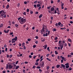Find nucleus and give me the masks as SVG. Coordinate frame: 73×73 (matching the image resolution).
<instances>
[{
    "mask_svg": "<svg viewBox=\"0 0 73 73\" xmlns=\"http://www.w3.org/2000/svg\"><path fill=\"white\" fill-rule=\"evenodd\" d=\"M26 21V19H24L23 18H21L19 21V22L21 24H23L25 23Z\"/></svg>",
    "mask_w": 73,
    "mask_h": 73,
    "instance_id": "nucleus-1",
    "label": "nucleus"
},
{
    "mask_svg": "<svg viewBox=\"0 0 73 73\" xmlns=\"http://www.w3.org/2000/svg\"><path fill=\"white\" fill-rule=\"evenodd\" d=\"M0 14H1V16H3L5 14V13L4 12V11L2 10L0 11Z\"/></svg>",
    "mask_w": 73,
    "mask_h": 73,
    "instance_id": "nucleus-2",
    "label": "nucleus"
},
{
    "mask_svg": "<svg viewBox=\"0 0 73 73\" xmlns=\"http://www.w3.org/2000/svg\"><path fill=\"white\" fill-rule=\"evenodd\" d=\"M12 43H15V41L17 40V36H15V38L12 39Z\"/></svg>",
    "mask_w": 73,
    "mask_h": 73,
    "instance_id": "nucleus-3",
    "label": "nucleus"
},
{
    "mask_svg": "<svg viewBox=\"0 0 73 73\" xmlns=\"http://www.w3.org/2000/svg\"><path fill=\"white\" fill-rule=\"evenodd\" d=\"M8 66L9 68V69H11L12 68V67H13V66H12V64L11 63H9L8 64Z\"/></svg>",
    "mask_w": 73,
    "mask_h": 73,
    "instance_id": "nucleus-4",
    "label": "nucleus"
},
{
    "mask_svg": "<svg viewBox=\"0 0 73 73\" xmlns=\"http://www.w3.org/2000/svg\"><path fill=\"white\" fill-rule=\"evenodd\" d=\"M69 63H67L65 64V65H66V68H69Z\"/></svg>",
    "mask_w": 73,
    "mask_h": 73,
    "instance_id": "nucleus-5",
    "label": "nucleus"
},
{
    "mask_svg": "<svg viewBox=\"0 0 73 73\" xmlns=\"http://www.w3.org/2000/svg\"><path fill=\"white\" fill-rule=\"evenodd\" d=\"M55 10V9H54V7H51L50 9L51 11H54Z\"/></svg>",
    "mask_w": 73,
    "mask_h": 73,
    "instance_id": "nucleus-6",
    "label": "nucleus"
},
{
    "mask_svg": "<svg viewBox=\"0 0 73 73\" xmlns=\"http://www.w3.org/2000/svg\"><path fill=\"white\" fill-rule=\"evenodd\" d=\"M61 65L62 67H63V68L64 69H65V66L63 64H61Z\"/></svg>",
    "mask_w": 73,
    "mask_h": 73,
    "instance_id": "nucleus-7",
    "label": "nucleus"
},
{
    "mask_svg": "<svg viewBox=\"0 0 73 73\" xmlns=\"http://www.w3.org/2000/svg\"><path fill=\"white\" fill-rule=\"evenodd\" d=\"M46 32H48V35H49L50 33V31H49L48 30L46 29Z\"/></svg>",
    "mask_w": 73,
    "mask_h": 73,
    "instance_id": "nucleus-8",
    "label": "nucleus"
},
{
    "mask_svg": "<svg viewBox=\"0 0 73 73\" xmlns=\"http://www.w3.org/2000/svg\"><path fill=\"white\" fill-rule=\"evenodd\" d=\"M59 44H58V46H61L62 45V43H61V40H60L59 41Z\"/></svg>",
    "mask_w": 73,
    "mask_h": 73,
    "instance_id": "nucleus-9",
    "label": "nucleus"
},
{
    "mask_svg": "<svg viewBox=\"0 0 73 73\" xmlns=\"http://www.w3.org/2000/svg\"><path fill=\"white\" fill-rule=\"evenodd\" d=\"M42 64H41L42 67H43L44 66V61H42Z\"/></svg>",
    "mask_w": 73,
    "mask_h": 73,
    "instance_id": "nucleus-10",
    "label": "nucleus"
},
{
    "mask_svg": "<svg viewBox=\"0 0 73 73\" xmlns=\"http://www.w3.org/2000/svg\"><path fill=\"white\" fill-rule=\"evenodd\" d=\"M42 28H43V29H46V26H45V25H43L42 26Z\"/></svg>",
    "mask_w": 73,
    "mask_h": 73,
    "instance_id": "nucleus-11",
    "label": "nucleus"
},
{
    "mask_svg": "<svg viewBox=\"0 0 73 73\" xmlns=\"http://www.w3.org/2000/svg\"><path fill=\"white\" fill-rule=\"evenodd\" d=\"M44 29H43V28H42V30H41V33L42 34H43V33H42V32H44Z\"/></svg>",
    "mask_w": 73,
    "mask_h": 73,
    "instance_id": "nucleus-12",
    "label": "nucleus"
},
{
    "mask_svg": "<svg viewBox=\"0 0 73 73\" xmlns=\"http://www.w3.org/2000/svg\"><path fill=\"white\" fill-rule=\"evenodd\" d=\"M60 67V65H57L56 66V67L57 68H59Z\"/></svg>",
    "mask_w": 73,
    "mask_h": 73,
    "instance_id": "nucleus-13",
    "label": "nucleus"
},
{
    "mask_svg": "<svg viewBox=\"0 0 73 73\" xmlns=\"http://www.w3.org/2000/svg\"><path fill=\"white\" fill-rule=\"evenodd\" d=\"M60 46V47L61 50H62V48H63V45H62L60 46Z\"/></svg>",
    "mask_w": 73,
    "mask_h": 73,
    "instance_id": "nucleus-14",
    "label": "nucleus"
},
{
    "mask_svg": "<svg viewBox=\"0 0 73 73\" xmlns=\"http://www.w3.org/2000/svg\"><path fill=\"white\" fill-rule=\"evenodd\" d=\"M4 32H5V33H8V32H9V30H8L7 31H6V30H4Z\"/></svg>",
    "mask_w": 73,
    "mask_h": 73,
    "instance_id": "nucleus-15",
    "label": "nucleus"
},
{
    "mask_svg": "<svg viewBox=\"0 0 73 73\" xmlns=\"http://www.w3.org/2000/svg\"><path fill=\"white\" fill-rule=\"evenodd\" d=\"M20 67H19V66H16L15 67V69H17L19 68Z\"/></svg>",
    "mask_w": 73,
    "mask_h": 73,
    "instance_id": "nucleus-16",
    "label": "nucleus"
},
{
    "mask_svg": "<svg viewBox=\"0 0 73 73\" xmlns=\"http://www.w3.org/2000/svg\"><path fill=\"white\" fill-rule=\"evenodd\" d=\"M51 8V6H50L49 7H47V8L48 9H50Z\"/></svg>",
    "mask_w": 73,
    "mask_h": 73,
    "instance_id": "nucleus-17",
    "label": "nucleus"
},
{
    "mask_svg": "<svg viewBox=\"0 0 73 73\" xmlns=\"http://www.w3.org/2000/svg\"><path fill=\"white\" fill-rule=\"evenodd\" d=\"M47 47V45L46 44L45 45H44V49H46Z\"/></svg>",
    "mask_w": 73,
    "mask_h": 73,
    "instance_id": "nucleus-18",
    "label": "nucleus"
},
{
    "mask_svg": "<svg viewBox=\"0 0 73 73\" xmlns=\"http://www.w3.org/2000/svg\"><path fill=\"white\" fill-rule=\"evenodd\" d=\"M59 8H56V11H57V12H60V10H59Z\"/></svg>",
    "mask_w": 73,
    "mask_h": 73,
    "instance_id": "nucleus-19",
    "label": "nucleus"
},
{
    "mask_svg": "<svg viewBox=\"0 0 73 73\" xmlns=\"http://www.w3.org/2000/svg\"><path fill=\"white\" fill-rule=\"evenodd\" d=\"M22 47H24L25 46V43H23L22 44Z\"/></svg>",
    "mask_w": 73,
    "mask_h": 73,
    "instance_id": "nucleus-20",
    "label": "nucleus"
},
{
    "mask_svg": "<svg viewBox=\"0 0 73 73\" xmlns=\"http://www.w3.org/2000/svg\"><path fill=\"white\" fill-rule=\"evenodd\" d=\"M42 15L40 14L39 16V18H41L42 17Z\"/></svg>",
    "mask_w": 73,
    "mask_h": 73,
    "instance_id": "nucleus-21",
    "label": "nucleus"
},
{
    "mask_svg": "<svg viewBox=\"0 0 73 73\" xmlns=\"http://www.w3.org/2000/svg\"><path fill=\"white\" fill-rule=\"evenodd\" d=\"M9 5H7L6 7V8L7 9H8L9 8Z\"/></svg>",
    "mask_w": 73,
    "mask_h": 73,
    "instance_id": "nucleus-22",
    "label": "nucleus"
},
{
    "mask_svg": "<svg viewBox=\"0 0 73 73\" xmlns=\"http://www.w3.org/2000/svg\"><path fill=\"white\" fill-rule=\"evenodd\" d=\"M37 7H40V6H41V5H40V4H37Z\"/></svg>",
    "mask_w": 73,
    "mask_h": 73,
    "instance_id": "nucleus-23",
    "label": "nucleus"
},
{
    "mask_svg": "<svg viewBox=\"0 0 73 73\" xmlns=\"http://www.w3.org/2000/svg\"><path fill=\"white\" fill-rule=\"evenodd\" d=\"M61 24V22H59L58 23V26H60Z\"/></svg>",
    "mask_w": 73,
    "mask_h": 73,
    "instance_id": "nucleus-24",
    "label": "nucleus"
},
{
    "mask_svg": "<svg viewBox=\"0 0 73 73\" xmlns=\"http://www.w3.org/2000/svg\"><path fill=\"white\" fill-rule=\"evenodd\" d=\"M46 59L47 60H48V61H51L50 59H49V58H47Z\"/></svg>",
    "mask_w": 73,
    "mask_h": 73,
    "instance_id": "nucleus-25",
    "label": "nucleus"
},
{
    "mask_svg": "<svg viewBox=\"0 0 73 73\" xmlns=\"http://www.w3.org/2000/svg\"><path fill=\"white\" fill-rule=\"evenodd\" d=\"M3 27V24H1L0 25V28H1V27Z\"/></svg>",
    "mask_w": 73,
    "mask_h": 73,
    "instance_id": "nucleus-26",
    "label": "nucleus"
},
{
    "mask_svg": "<svg viewBox=\"0 0 73 73\" xmlns=\"http://www.w3.org/2000/svg\"><path fill=\"white\" fill-rule=\"evenodd\" d=\"M20 3H18V4L17 5V7H20Z\"/></svg>",
    "mask_w": 73,
    "mask_h": 73,
    "instance_id": "nucleus-27",
    "label": "nucleus"
},
{
    "mask_svg": "<svg viewBox=\"0 0 73 73\" xmlns=\"http://www.w3.org/2000/svg\"><path fill=\"white\" fill-rule=\"evenodd\" d=\"M68 41H69V42H72V41L71 40V39H70L69 38V39H68Z\"/></svg>",
    "mask_w": 73,
    "mask_h": 73,
    "instance_id": "nucleus-28",
    "label": "nucleus"
},
{
    "mask_svg": "<svg viewBox=\"0 0 73 73\" xmlns=\"http://www.w3.org/2000/svg\"><path fill=\"white\" fill-rule=\"evenodd\" d=\"M55 52L56 54H58V52H57V51H55Z\"/></svg>",
    "mask_w": 73,
    "mask_h": 73,
    "instance_id": "nucleus-29",
    "label": "nucleus"
},
{
    "mask_svg": "<svg viewBox=\"0 0 73 73\" xmlns=\"http://www.w3.org/2000/svg\"><path fill=\"white\" fill-rule=\"evenodd\" d=\"M53 31L54 32L55 31H56V29H52Z\"/></svg>",
    "mask_w": 73,
    "mask_h": 73,
    "instance_id": "nucleus-30",
    "label": "nucleus"
},
{
    "mask_svg": "<svg viewBox=\"0 0 73 73\" xmlns=\"http://www.w3.org/2000/svg\"><path fill=\"white\" fill-rule=\"evenodd\" d=\"M49 69V66H47V67H46V69L47 70H48V69Z\"/></svg>",
    "mask_w": 73,
    "mask_h": 73,
    "instance_id": "nucleus-31",
    "label": "nucleus"
},
{
    "mask_svg": "<svg viewBox=\"0 0 73 73\" xmlns=\"http://www.w3.org/2000/svg\"><path fill=\"white\" fill-rule=\"evenodd\" d=\"M35 64L36 65H38V62H36V63Z\"/></svg>",
    "mask_w": 73,
    "mask_h": 73,
    "instance_id": "nucleus-32",
    "label": "nucleus"
},
{
    "mask_svg": "<svg viewBox=\"0 0 73 73\" xmlns=\"http://www.w3.org/2000/svg\"><path fill=\"white\" fill-rule=\"evenodd\" d=\"M33 11H31V10L30 11V14H33Z\"/></svg>",
    "mask_w": 73,
    "mask_h": 73,
    "instance_id": "nucleus-33",
    "label": "nucleus"
},
{
    "mask_svg": "<svg viewBox=\"0 0 73 73\" xmlns=\"http://www.w3.org/2000/svg\"><path fill=\"white\" fill-rule=\"evenodd\" d=\"M27 12H29V9H27Z\"/></svg>",
    "mask_w": 73,
    "mask_h": 73,
    "instance_id": "nucleus-34",
    "label": "nucleus"
},
{
    "mask_svg": "<svg viewBox=\"0 0 73 73\" xmlns=\"http://www.w3.org/2000/svg\"><path fill=\"white\" fill-rule=\"evenodd\" d=\"M15 26L16 27H19V25L17 24H16L15 25Z\"/></svg>",
    "mask_w": 73,
    "mask_h": 73,
    "instance_id": "nucleus-35",
    "label": "nucleus"
},
{
    "mask_svg": "<svg viewBox=\"0 0 73 73\" xmlns=\"http://www.w3.org/2000/svg\"><path fill=\"white\" fill-rule=\"evenodd\" d=\"M37 2V1H34V4H36Z\"/></svg>",
    "mask_w": 73,
    "mask_h": 73,
    "instance_id": "nucleus-36",
    "label": "nucleus"
},
{
    "mask_svg": "<svg viewBox=\"0 0 73 73\" xmlns=\"http://www.w3.org/2000/svg\"><path fill=\"white\" fill-rule=\"evenodd\" d=\"M36 46H36V45H34L33 46V48H36Z\"/></svg>",
    "mask_w": 73,
    "mask_h": 73,
    "instance_id": "nucleus-37",
    "label": "nucleus"
},
{
    "mask_svg": "<svg viewBox=\"0 0 73 73\" xmlns=\"http://www.w3.org/2000/svg\"><path fill=\"white\" fill-rule=\"evenodd\" d=\"M68 57H70H70H72V56L71 55H68Z\"/></svg>",
    "mask_w": 73,
    "mask_h": 73,
    "instance_id": "nucleus-38",
    "label": "nucleus"
},
{
    "mask_svg": "<svg viewBox=\"0 0 73 73\" xmlns=\"http://www.w3.org/2000/svg\"><path fill=\"white\" fill-rule=\"evenodd\" d=\"M36 68H37V69H40V68H41V67L40 66H37L36 67Z\"/></svg>",
    "mask_w": 73,
    "mask_h": 73,
    "instance_id": "nucleus-39",
    "label": "nucleus"
},
{
    "mask_svg": "<svg viewBox=\"0 0 73 73\" xmlns=\"http://www.w3.org/2000/svg\"><path fill=\"white\" fill-rule=\"evenodd\" d=\"M68 42V46H71V44H70Z\"/></svg>",
    "mask_w": 73,
    "mask_h": 73,
    "instance_id": "nucleus-40",
    "label": "nucleus"
},
{
    "mask_svg": "<svg viewBox=\"0 0 73 73\" xmlns=\"http://www.w3.org/2000/svg\"><path fill=\"white\" fill-rule=\"evenodd\" d=\"M12 57V55H10L9 56L10 58H11Z\"/></svg>",
    "mask_w": 73,
    "mask_h": 73,
    "instance_id": "nucleus-41",
    "label": "nucleus"
},
{
    "mask_svg": "<svg viewBox=\"0 0 73 73\" xmlns=\"http://www.w3.org/2000/svg\"><path fill=\"white\" fill-rule=\"evenodd\" d=\"M23 72L24 73H25V70H24V69L23 70Z\"/></svg>",
    "mask_w": 73,
    "mask_h": 73,
    "instance_id": "nucleus-42",
    "label": "nucleus"
},
{
    "mask_svg": "<svg viewBox=\"0 0 73 73\" xmlns=\"http://www.w3.org/2000/svg\"><path fill=\"white\" fill-rule=\"evenodd\" d=\"M21 17H20L19 18H18V20H19H19H20V19H21Z\"/></svg>",
    "mask_w": 73,
    "mask_h": 73,
    "instance_id": "nucleus-43",
    "label": "nucleus"
},
{
    "mask_svg": "<svg viewBox=\"0 0 73 73\" xmlns=\"http://www.w3.org/2000/svg\"><path fill=\"white\" fill-rule=\"evenodd\" d=\"M8 64H7L6 67V69H8Z\"/></svg>",
    "mask_w": 73,
    "mask_h": 73,
    "instance_id": "nucleus-44",
    "label": "nucleus"
},
{
    "mask_svg": "<svg viewBox=\"0 0 73 73\" xmlns=\"http://www.w3.org/2000/svg\"><path fill=\"white\" fill-rule=\"evenodd\" d=\"M31 40V39L30 38L28 39H27V40L28 41H30Z\"/></svg>",
    "mask_w": 73,
    "mask_h": 73,
    "instance_id": "nucleus-45",
    "label": "nucleus"
},
{
    "mask_svg": "<svg viewBox=\"0 0 73 73\" xmlns=\"http://www.w3.org/2000/svg\"><path fill=\"white\" fill-rule=\"evenodd\" d=\"M7 50H8V48H6L5 49V52H7Z\"/></svg>",
    "mask_w": 73,
    "mask_h": 73,
    "instance_id": "nucleus-46",
    "label": "nucleus"
},
{
    "mask_svg": "<svg viewBox=\"0 0 73 73\" xmlns=\"http://www.w3.org/2000/svg\"><path fill=\"white\" fill-rule=\"evenodd\" d=\"M23 15H26V13L25 12H24L23 13Z\"/></svg>",
    "mask_w": 73,
    "mask_h": 73,
    "instance_id": "nucleus-47",
    "label": "nucleus"
},
{
    "mask_svg": "<svg viewBox=\"0 0 73 73\" xmlns=\"http://www.w3.org/2000/svg\"><path fill=\"white\" fill-rule=\"evenodd\" d=\"M63 60V59H62L61 60V63H62V62H63L64 61V60Z\"/></svg>",
    "mask_w": 73,
    "mask_h": 73,
    "instance_id": "nucleus-48",
    "label": "nucleus"
},
{
    "mask_svg": "<svg viewBox=\"0 0 73 73\" xmlns=\"http://www.w3.org/2000/svg\"><path fill=\"white\" fill-rule=\"evenodd\" d=\"M55 26H56V27H58V23H56L55 24Z\"/></svg>",
    "mask_w": 73,
    "mask_h": 73,
    "instance_id": "nucleus-49",
    "label": "nucleus"
},
{
    "mask_svg": "<svg viewBox=\"0 0 73 73\" xmlns=\"http://www.w3.org/2000/svg\"><path fill=\"white\" fill-rule=\"evenodd\" d=\"M34 6L35 7V8H36V5H35V4L34 5Z\"/></svg>",
    "mask_w": 73,
    "mask_h": 73,
    "instance_id": "nucleus-50",
    "label": "nucleus"
},
{
    "mask_svg": "<svg viewBox=\"0 0 73 73\" xmlns=\"http://www.w3.org/2000/svg\"><path fill=\"white\" fill-rule=\"evenodd\" d=\"M39 60V59H37L36 60V62H38V61Z\"/></svg>",
    "mask_w": 73,
    "mask_h": 73,
    "instance_id": "nucleus-51",
    "label": "nucleus"
},
{
    "mask_svg": "<svg viewBox=\"0 0 73 73\" xmlns=\"http://www.w3.org/2000/svg\"><path fill=\"white\" fill-rule=\"evenodd\" d=\"M26 27V25H24L23 27V28H25V27Z\"/></svg>",
    "mask_w": 73,
    "mask_h": 73,
    "instance_id": "nucleus-52",
    "label": "nucleus"
},
{
    "mask_svg": "<svg viewBox=\"0 0 73 73\" xmlns=\"http://www.w3.org/2000/svg\"><path fill=\"white\" fill-rule=\"evenodd\" d=\"M64 3H62V4H61V6L62 7H63V6H64Z\"/></svg>",
    "mask_w": 73,
    "mask_h": 73,
    "instance_id": "nucleus-53",
    "label": "nucleus"
},
{
    "mask_svg": "<svg viewBox=\"0 0 73 73\" xmlns=\"http://www.w3.org/2000/svg\"><path fill=\"white\" fill-rule=\"evenodd\" d=\"M18 62H19L18 61H17L15 63L17 65V64H18Z\"/></svg>",
    "mask_w": 73,
    "mask_h": 73,
    "instance_id": "nucleus-54",
    "label": "nucleus"
},
{
    "mask_svg": "<svg viewBox=\"0 0 73 73\" xmlns=\"http://www.w3.org/2000/svg\"><path fill=\"white\" fill-rule=\"evenodd\" d=\"M7 58H8V57H9V55H7Z\"/></svg>",
    "mask_w": 73,
    "mask_h": 73,
    "instance_id": "nucleus-55",
    "label": "nucleus"
},
{
    "mask_svg": "<svg viewBox=\"0 0 73 73\" xmlns=\"http://www.w3.org/2000/svg\"><path fill=\"white\" fill-rule=\"evenodd\" d=\"M24 3L25 4H27V2L26 1H25V2H24Z\"/></svg>",
    "mask_w": 73,
    "mask_h": 73,
    "instance_id": "nucleus-56",
    "label": "nucleus"
},
{
    "mask_svg": "<svg viewBox=\"0 0 73 73\" xmlns=\"http://www.w3.org/2000/svg\"><path fill=\"white\" fill-rule=\"evenodd\" d=\"M41 7H39V8H38V10H40V9H41Z\"/></svg>",
    "mask_w": 73,
    "mask_h": 73,
    "instance_id": "nucleus-57",
    "label": "nucleus"
},
{
    "mask_svg": "<svg viewBox=\"0 0 73 73\" xmlns=\"http://www.w3.org/2000/svg\"><path fill=\"white\" fill-rule=\"evenodd\" d=\"M29 58H32V56L30 55H29Z\"/></svg>",
    "mask_w": 73,
    "mask_h": 73,
    "instance_id": "nucleus-58",
    "label": "nucleus"
},
{
    "mask_svg": "<svg viewBox=\"0 0 73 73\" xmlns=\"http://www.w3.org/2000/svg\"><path fill=\"white\" fill-rule=\"evenodd\" d=\"M4 48H6L7 47V45L6 44H5L4 45Z\"/></svg>",
    "mask_w": 73,
    "mask_h": 73,
    "instance_id": "nucleus-59",
    "label": "nucleus"
},
{
    "mask_svg": "<svg viewBox=\"0 0 73 73\" xmlns=\"http://www.w3.org/2000/svg\"><path fill=\"white\" fill-rule=\"evenodd\" d=\"M54 40H57V37H56L54 39Z\"/></svg>",
    "mask_w": 73,
    "mask_h": 73,
    "instance_id": "nucleus-60",
    "label": "nucleus"
},
{
    "mask_svg": "<svg viewBox=\"0 0 73 73\" xmlns=\"http://www.w3.org/2000/svg\"><path fill=\"white\" fill-rule=\"evenodd\" d=\"M46 36H48V33H46Z\"/></svg>",
    "mask_w": 73,
    "mask_h": 73,
    "instance_id": "nucleus-61",
    "label": "nucleus"
},
{
    "mask_svg": "<svg viewBox=\"0 0 73 73\" xmlns=\"http://www.w3.org/2000/svg\"><path fill=\"white\" fill-rule=\"evenodd\" d=\"M57 48L58 50H60V47H58Z\"/></svg>",
    "mask_w": 73,
    "mask_h": 73,
    "instance_id": "nucleus-62",
    "label": "nucleus"
},
{
    "mask_svg": "<svg viewBox=\"0 0 73 73\" xmlns=\"http://www.w3.org/2000/svg\"><path fill=\"white\" fill-rule=\"evenodd\" d=\"M57 57H58L57 58L59 60V59H60V56H58Z\"/></svg>",
    "mask_w": 73,
    "mask_h": 73,
    "instance_id": "nucleus-63",
    "label": "nucleus"
},
{
    "mask_svg": "<svg viewBox=\"0 0 73 73\" xmlns=\"http://www.w3.org/2000/svg\"><path fill=\"white\" fill-rule=\"evenodd\" d=\"M28 62H25V63L26 64H28Z\"/></svg>",
    "mask_w": 73,
    "mask_h": 73,
    "instance_id": "nucleus-64",
    "label": "nucleus"
}]
</instances>
